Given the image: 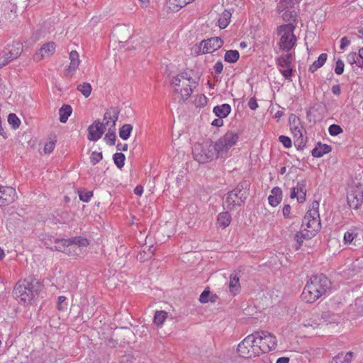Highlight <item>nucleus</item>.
Listing matches in <instances>:
<instances>
[{"label": "nucleus", "instance_id": "obj_1", "mask_svg": "<svg viewBox=\"0 0 363 363\" xmlns=\"http://www.w3.org/2000/svg\"><path fill=\"white\" fill-rule=\"evenodd\" d=\"M330 288V280L323 274L311 277L307 281L303 292L302 298L307 303H314Z\"/></svg>", "mask_w": 363, "mask_h": 363}, {"label": "nucleus", "instance_id": "obj_2", "mask_svg": "<svg viewBox=\"0 0 363 363\" xmlns=\"http://www.w3.org/2000/svg\"><path fill=\"white\" fill-rule=\"evenodd\" d=\"M192 75L191 71L184 72L174 77L171 82L174 92L179 94L184 101L190 97L193 89L198 84L197 79Z\"/></svg>", "mask_w": 363, "mask_h": 363}, {"label": "nucleus", "instance_id": "obj_3", "mask_svg": "<svg viewBox=\"0 0 363 363\" xmlns=\"http://www.w3.org/2000/svg\"><path fill=\"white\" fill-rule=\"evenodd\" d=\"M39 282L36 279L19 281L13 289V294L18 301L30 303L38 295Z\"/></svg>", "mask_w": 363, "mask_h": 363}, {"label": "nucleus", "instance_id": "obj_4", "mask_svg": "<svg viewBox=\"0 0 363 363\" xmlns=\"http://www.w3.org/2000/svg\"><path fill=\"white\" fill-rule=\"evenodd\" d=\"M296 25L289 23L277 28V34L280 37L279 47L282 51L289 52L296 45L297 38L294 33Z\"/></svg>", "mask_w": 363, "mask_h": 363}, {"label": "nucleus", "instance_id": "obj_5", "mask_svg": "<svg viewBox=\"0 0 363 363\" xmlns=\"http://www.w3.org/2000/svg\"><path fill=\"white\" fill-rule=\"evenodd\" d=\"M213 141L208 140L202 143H197L193 148V157L199 163L206 164L217 158Z\"/></svg>", "mask_w": 363, "mask_h": 363}, {"label": "nucleus", "instance_id": "obj_6", "mask_svg": "<svg viewBox=\"0 0 363 363\" xmlns=\"http://www.w3.org/2000/svg\"><path fill=\"white\" fill-rule=\"evenodd\" d=\"M318 202L313 201L312 208L306 213L302 222L303 230L308 233L312 237L315 235V233L320 228L319 213L318 211Z\"/></svg>", "mask_w": 363, "mask_h": 363}, {"label": "nucleus", "instance_id": "obj_7", "mask_svg": "<svg viewBox=\"0 0 363 363\" xmlns=\"http://www.w3.org/2000/svg\"><path fill=\"white\" fill-rule=\"evenodd\" d=\"M223 45V40L219 37L211 38L202 40L199 45L192 47L191 51L196 55L212 53Z\"/></svg>", "mask_w": 363, "mask_h": 363}, {"label": "nucleus", "instance_id": "obj_8", "mask_svg": "<svg viewBox=\"0 0 363 363\" xmlns=\"http://www.w3.org/2000/svg\"><path fill=\"white\" fill-rule=\"evenodd\" d=\"M246 198V191L237 188L228 193L223 205L228 209H233L236 206H240Z\"/></svg>", "mask_w": 363, "mask_h": 363}, {"label": "nucleus", "instance_id": "obj_9", "mask_svg": "<svg viewBox=\"0 0 363 363\" xmlns=\"http://www.w3.org/2000/svg\"><path fill=\"white\" fill-rule=\"evenodd\" d=\"M259 340L257 342L262 346V354L274 350L277 345L276 337L264 330L257 331Z\"/></svg>", "mask_w": 363, "mask_h": 363}, {"label": "nucleus", "instance_id": "obj_10", "mask_svg": "<svg viewBox=\"0 0 363 363\" xmlns=\"http://www.w3.org/2000/svg\"><path fill=\"white\" fill-rule=\"evenodd\" d=\"M347 203L353 209H358L363 203V189L361 186H351L347 192Z\"/></svg>", "mask_w": 363, "mask_h": 363}, {"label": "nucleus", "instance_id": "obj_11", "mask_svg": "<svg viewBox=\"0 0 363 363\" xmlns=\"http://www.w3.org/2000/svg\"><path fill=\"white\" fill-rule=\"evenodd\" d=\"M293 60L294 54L291 52L281 55L276 59L277 65L281 67L279 69L280 72L287 79L291 77L293 72L291 67Z\"/></svg>", "mask_w": 363, "mask_h": 363}, {"label": "nucleus", "instance_id": "obj_12", "mask_svg": "<svg viewBox=\"0 0 363 363\" xmlns=\"http://www.w3.org/2000/svg\"><path fill=\"white\" fill-rule=\"evenodd\" d=\"M289 126L294 137L297 138L298 145H303L305 141L303 136L306 130L301 125L299 118L296 115L291 114L289 116Z\"/></svg>", "mask_w": 363, "mask_h": 363}, {"label": "nucleus", "instance_id": "obj_13", "mask_svg": "<svg viewBox=\"0 0 363 363\" xmlns=\"http://www.w3.org/2000/svg\"><path fill=\"white\" fill-rule=\"evenodd\" d=\"M251 337L248 335L238 345L237 351L240 357L243 358L255 357V348L252 346Z\"/></svg>", "mask_w": 363, "mask_h": 363}, {"label": "nucleus", "instance_id": "obj_14", "mask_svg": "<svg viewBox=\"0 0 363 363\" xmlns=\"http://www.w3.org/2000/svg\"><path fill=\"white\" fill-rule=\"evenodd\" d=\"M16 198L15 189L11 186H0V206L12 203Z\"/></svg>", "mask_w": 363, "mask_h": 363}, {"label": "nucleus", "instance_id": "obj_15", "mask_svg": "<svg viewBox=\"0 0 363 363\" xmlns=\"http://www.w3.org/2000/svg\"><path fill=\"white\" fill-rule=\"evenodd\" d=\"M120 111L117 107H111L108 109L104 116V128H108V130H111V128L116 130V123L118 119Z\"/></svg>", "mask_w": 363, "mask_h": 363}, {"label": "nucleus", "instance_id": "obj_16", "mask_svg": "<svg viewBox=\"0 0 363 363\" xmlns=\"http://www.w3.org/2000/svg\"><path fill=\"white\" fill-rule=\"evenodd\" d=\"M23 51V45L19 42H15L8 45L3 54V57L7 60V64L18 58Z\"/></svg>", "mask_w": 363, "mask_h": 363}, {"label": "nucleus", "instance_id": "obj_17", "mask_svg": "<svg viewBox=\"0 0 363 363\" xmlns=\"http://www.w3.org/2000/svg\"><path fill=\"white\" fill-rule=\"evenodd\" d=\"M56 45L54 42L44 44L33 55V60L39 62L44 58L52 56L55 51Z\"/></svg>", "mask_w": 363, "mask_h": 363}, {"label": "nucleus", "instance_id": "obj_18", "mask_svg": "<svg viewBox=\"0 0 363 363\" xmlns=\"http://www.w3.org/2000/svg\"><path fill=\"white\" fill-rule=\"evenodd\" d=\"M306 183L305 179L298 181L296 186L292 188L290 197L291 199L296 197L298 203H303L306 201L307 192Z\"/></svg>", "mask_w": 363, "mask_h": 363}, {"label": "nucleus", "instance_id": "obj_19", "mask_svg": "<svg viewBox=\"0 0 363 363\" xmlns=\"http://www.w3.org/2000/svg\"><path fill=\"white\" fill-rule=\"evenodd\" d=\"M105 131L104 123L95 121L88 128L87 138L90 141H96L100 139Z\"/></svg>", "mask_w": 363, "mask_h": 363}, {"label": "nucleus", "instance_id": "obj_20", "mask_svg": "<svg viewBox=\"0 0 363 363\" xmlns=\"http://www.w3.org/2000/svg\"><path fill=\"white\" fill-rule=\"evenodd\" d=\"M70 63L65 69V76L71 77L78 69L80 64L79 55L75 50H72L69 53Z\"/></svg>", "mask_w": 363, "mask_h": 363}, {"label": "nucleus", "instance_id": "obj_21", "mask_svg": "<svg viewBox=\"0 0 363 363\" xmlns=\"http://www.w3.org/2000/svg\"><path fill=\"white\" fill-rule=\"evenodd\" d=\"M241 286L240 284V276L238 273L234 272L232 273L230 276V281H229V291L233 295L236 296L240 291Z\"/></svg>", "mask_w": 363, "mask_h": 363}, {"label": "nucleus", "instance_id": "obj_22", "mask_svg": "<svg viewBox=\"0 0 363 363\" xmlns=\"http://www.w3.org/2000/svg\"><path fill=\"white\" fill-rule=\"evenodd\" d=\"M282 191L279 187H274L271 191L268 200L272 206H277L281 201Z\"/></svg>", "mask_w": 363, "mask_h": 363}, {"label": "nucleus", "instance_id": "obj_23", "mask_svg": "<svg viewBox=\"0 0 363 363\" xmlns=\"http://www.w3.org/2000/svg\"><path fill=\"white\" fill-rule=\"evenodd\" d=\"M238 138V134L233 131H228L223 136L220 138L223 143H225V145H227L230 149L236 144Z\"/></svg>", "mask_w": 363, "mask_h": 363}, {"label": "nucleus", "instance_id": "obj_24", "mask_svg": "<svg viewBox=\"0 0 363 363\" xmlns=\"http://www.w3.org/2000/svg\"><path fill=\"white\" fill-rule=\"evenodd\" d=\"M332 148L330 145L318 143L312 150V155L315 157H320L325 154L329 153Z\"/></svg>", "mask_w": 363, "mask_h": 363}, {"label": "nucleus", "instance_id": "obj_25", "mask_svg": "<svg viewBox=\"0 0 363 363\" xmlns=\"http://www.w3.org/2000/svg\"><path fill=\"white\" fill-rule=\"evenodd\" d=\"M231 216L228 211L220 213L217 218V224L218 228L225 229L231 223Z\"/></svg>", "mask_w": 363, "mask_h": 363}, {"label": "nucleus", "instance_id": "obj_26", "mask_svg": "<svg viewBox=\"0 0 363 363\" xmlns=\"http://www.w3.org/2000/svg\"><path fill=\"white\" fill-rule=\"evenodd\" d=\"M231 111V107L229 104H223L221 106H216L213 108V112L218 118H224L227 117Z\"/></svg>", "mask_w": 363, "mask_h": 363}, {"label": "nucleus", "instance_id": "obj_27", "mask_svg": "<svg viewBox=\"0 0 363 363\" xmlns=\"http://www.w3.org/2000/svg\"><path fill=\"white\" fill-rule=\"evenodd\" d=\"M213 147L216 149L215 151L218 157H225L230 150V147H228L227 145H225V143H223L220 138L217 142L213 143Z\"/></svg>", "mask_w": 363, "mask_h": 363}, {"label": "nucleus", "instance_id": "obj_28", "mask_svg": "<svg viewBox=\"0 0 363 363\" xmlns=\"http://www.w3.org/2000/svg\"><path fill=\"white\" fill-rule=\"evenodd\" d=\"M231 18V13L225 10L220 16L218 20V24L220 28L224 29L230 23Z\"/></svg>", "mask_w": 363, "mask_h": 363}, {"label": "nucleus", "instance_id": "obj_29", "mask_svg": "<svg viewBox=\"0 0 363 363\" xmlns=\"http://www.w3.org/2000/svg\"><path fill=\"white\" fill-rule=\"evenodd\" d=\"M65 245H77L78 247H86L89 245V242L86 238L80 237H76L73 238L67 239L66 241H63Z\"/></svg>", "mask_w": 363, "mask_h": 363}, {"label": "nucleus", "instance_id": "obj_30", "mask_svg": "<svg viewBox=\"0 0 363 363\" xmlns=\"http://www.w3.org/2000/svg\"><path fill=\"white\" fill-rule=\"evenodd\" d=\"M248 337H251L250 340L252 342V344H251V345L253 347V348H255L254 351H255V356L258 357L260 354H262V346L259 344V342H257V340H259L257 331L249 335Z\"/></svg>", "mask_w": 363, "mask_h": 363}, {"label": "nucleus", "instance_id": "obj_31", "mask_svg": "<svg viewBox=\"0 0 363 363\" xmlns=\"http://www.w3.org/2000/svg\"><path fill=\"white\" fill-rule=\"evenodd\" d=\"M352 357V352H348L346 354L340 353L335 356L330 363H351Z\"/></svg>", "mask_w": 363, "mask_h": 363}, {"label": "nucleus", "instance_id": "obj_32", "mask_svg": "<svg viewBox=\"0 0 363 363\" xmlns=\"http://www.w3.org/2000/svg\"><path fill=\"white\" fill-rule=\"evenodd\" d=\"M72 111V108L69 105H63L59 111L60 122L63 123H66Z\"/></svg>", "mask_w": 363, "mask_h": 363}, {"label": "nucleus", "instance_id": "obj_33", "mask_svg": "<svg viewBox=\"0 0 363 363\" xmlns=\"http://www.w3.org/2000/svg\"><path fill=\"white\" fill-rule=\"evenodd\" d=\"M294 7V0H281L277 4V10L278 13H281L284 11H288L290 9H293Z\"/></svg>", "mask_w": 363, "mask_h": 363}, {"label": "nucleus", "instance_id": "obj_34", "mask_svg": "<svg viewBox=\"0 0 363 363\" xmlns=\"http://www.w3.org/2000/svg\"><path fill=\"white\" fill-rule=\"evenodd\" d=\"M328 55L325 53H322L318 57V60H315L312 65L309 67V71L314 72L318 68L321 67L327 60Z\"/></svg>", "mask_w": 363, "mask_h": 363}, {"label": "nucleus", "instance_id": "obj_35", "mask_svg": "<svg viewBox=\"0 0 363 363\" xmlns=\"http://www.w3.org/2000/svg\"><path fill=\"white\" fill-rule=\"evenodd\" d=\"M240 54L238 50H230L225 52L224 60L229 63H235L238 60Z\"/></svg>", "mask_w": 363, "mask_h": 363}, {"label": "nucleus", "instance_id": "obj_36", "mask_svg": "<svg viewBox=\"0 0 363 363\" xmlns=\"http://www.w3.org/2000/svg\"><path fill=\"white\" fill-rule=\"evenodd\" d=\"M133 125L130 124H124L119 129V136L123 140H127L130 135V133L133 130Z\"/></svg>", "mask_w": 363, "mask_h": 363}, {"label": "nucleus", "instance_id": "obj_37", "mask_svg": "<svg viewBox=\"0 0 363 363\" xmlns=\"http://www.w3.org/2000/svg\"><path fill=\"white\" fill-rule=\"evenodd\" d=\"M77 90L82 93V94L87 98L91 93V86L89 83L84 82L77 86Z\"/></svg>", "mask_w": 363, "mask_h": 363}, {"label": "nucleus", "instance_id": "obj_38", "mask_svg": "<svg viewBox=\"0 0 363 363\" xmlns=\"http://www.w3.org/2000/svg\"><path fill=\"white\" fill-rule=\"evenodd\" d=\"M167 318V313L164 311H156L154 316V323L157 325H162Z\"/></svg>", "mask_w": 363, "mask_h": 363}, {"label": "nucleus", "instance_id": "obj_39", "mask_svg": "<svg viewBox=\"0 0 363 363\" xmlns=\"http://www.w3.org/2000/svg\"><path fill=\"white\" fill-rule=\"evenodd\" d=\"M303 231V230L301 232L297 233L294 236V239L298 244V246L296 247V250L300 247L305 239H308L312 237L308 233L306 232L304 233Z\"/></svg>", "mask_w": 363, "mask_h": 363}, {"label": "nucleus", "instance_id": "obj_40", "mask_svg": "<svg viewBox=\"0 0 363 363\" xmlns=\"http://www.w3.org/2000/svg\"><path fill=\"white\" fill-rule=\"evenodd\" d=\"M281 13V17L284 21L289 22L291 21H296V13L294 10V8L290 9V10L289 9L288 11H284Z\"/></svg>", "mask_w": 363, "mask_h": 363}, {"label": "nucleus", "instance_id": "obj_41", "mask_svg": "<svg viewBox=\"0 0 363 363\" xmlns=\"http://www.w3.org/2000/svg\"><path fill=\"white\" fill-rule=\"evenodd\" d=\"M115 130H113V128H111V130H108V133L104 136V140L109 145H113L115 144V141H116Z\"/></svg>", "mask_w": 363, "mask_h": 363}, {"label": "nucleus", "instance_id": "obj_42", "mask_svg": "<svg viewBox=\"0 0 363 363\" xmlns=\"http://www.w3.org/2000/svg\"><path fill=\"white\" fill-rule=\"evenodd\" d=\"M113 161L115 164L118 168H122L124 166L125 155L121 152H117L113 155Z\"/></svg>", "mask_w": 363, "mask_h": 363}, {"label": "nucleus", "instance_id": "obj_43", "mask_svg": "<svg viewBox=\"0 0 363 363\" xmlns=\"http://www.w3.org/2000/svg\"><path fill=\"white\" fill-rule=\"evenodd\" d=\"M67 239H55V243L56 244L54 247H51V249H54L57 251L65 252L66 247H69L70 245H65L63 241H66Z\"/></svg>", "mask_w": 363, "mask_h": 363}, {"label": "nucleus", "instance_id": "obj_44", "mask_svg": "<svg viewBox=\"0 0 363 363\" xmlns=\"http://www.w3.org/2000/svg\"><path fill=\"white\" fill-rule=\"evenodd\" d=\"M357 235L355 229H351L347 231L344 235V242L345 244H351L354 238Z\"/></svg>", "mask_w": 363, "mask_h": 363}, {"label": "nucleus", "instance_id": "obj_45", "mask_svg": "<svg viewBox=\"0 0 363 363\" xmlns=\"http://www.w3.org/2000/svg\"><path fill=\"white\" fill-rule=\"evenodd\" d=\"M8 122L14 129L19 127L21 121L15 113H10L8 116Z\"/></svg>", "mask_w": 363, "mask_h": 363}, {"label": "nucleus", "instance_id": "obj_46", "mask_svg": "<svg viewBox=\"0 0 363 363\" xmlns=\"http://www.w3.org/2000/svg\"><path fill=\"white\" fill-rule=\"evenodd\" d=\"M103 158V155L101 152L94 151L91 154L90 161L93 165L96 164L99 162Z\"/></svg>", "mask_w": 363, "mask_h": 363}, {"label": "nucleus", "instance_id": "obj_47", "mask_svg": "<svg viewBox=\"0 0 363 363\" xmlns=\"http://www.w3.org/2000/svg\"><path fill=\"white\" fill-rule=\"evenodd\" d=\"M93 196V192L91 191H79V196L81 201L88 202Z\"/></svg>", "mask_w": 363, "mask_h": 363}, {"label": "nucleus", "instance_id": "obj_48", "mask_svg": "<svg viewBox=\"0 0 363 363\" xmlns=\"http://www.w3.org/2000/svg\"><path fill=\"white\" fill-rule=\"evenodd\" d=\"M328 131H329V133L330 135L336 136V135H339L340 133H342L343 130L340 125H336V124H333V125H330V127L328 128Z\"/></svg>", "mask_w": 363, "mask_h": 363}, {"label": "nucleus", "instance_id": "obj_49", "mask_svg": "<svg viewBox=\"0 0 363 363\" xmlns=\"http://www.w3.org/2000/svg\"><path fill=\"white\" fill-rule=\"evenodd\" d=\"M210 294L211 292L208 290H204L200 296L199 301L203 303H208L209 301L212 302L214 301L215 300L213 298V296L209 298Z\"/></svg>", "mask_w": 363, "mask_h": 363}, {"label": "nucleus", "instance_id": "obj_50", "mask_svg": "<svg viewBox=\"0 0 363 363\" xmlns=\"http://www.w3.org/2000/svg\"><path fill=\"white\" fill-rule=\"evenodd\" d=\"M177 8H182L194 0H170Z\"/></svg>", "mask_w": 363, "mask_h": 363}, {"label": "nucleus", "instance_id": "obj_51", "mask_svg": "<svg viewBox=\"0 0 363 363\" xmlns=\"http://www.w3.org/2000/svg\"><path fill=\"white\" fill-rule=\"evenodd\" d=\"M344 62L341 60H338L336 62L335 72L338 75L342 74L344 72Z\"/></svg>", "mask_w": 363, "mask_h": 363}, {"label": "nucleus", "instance_id": "obj_52", "mask_svg": "<svg viewBox=\"0 0 363 363\" xmlns=\"http://www.w3.org/2000/svg\"><path fill=\"white\" fill-rule=\"evenodd\" d=\"M279 140L280 143H282V145L285 147L289 148V147H291V140L289 137L285 136V135H281L279 138Z\"/></svg>", "mask_w": 363, "mask_h": 363}, {"label": "nucleus", "instance_id": "obj_53", "mask_svg": "<svg viewBox=\"0 0 363 363\" xmlns=\"http://www.w3.org/2000/svg\"><path fill=\"white\" fill-rule=\"evenodd\" d=\"M55 147V143L54 141H49L45 143L44 147V152L47 154L51 153Z\"/></svg>", "mask_w": 363, "mask_h": 363}, {"label": "nucleus", "instance_id": "obj_54", "mask_svg": "<svg viewBox=\"0 0 363 363\" xmlns=\"http://www.w3.org/2000/svg\"><path fill=\"white\" fill-rule=\"evenodd\" d=\"M301 325L305 328L311 327L313 329L317 328L319 325V324L313 320H306V322H303Z\"/></svg>", "mask_w": 363, "mask_h": 363}, {"label": "nucleus", "instance_id": "obj_55", "mask_svg": "<svg viewBox=\"0 0 363 363\" xmlns=\"http://www.w3.org/2000/svg\"><path fill=\"white\" fill-rule=\"evenodd\" d=\"M357 55V65L359 67L363 68V48H360L359 50V52Z\"/></svg>", "mask_w": 363, "mask_h": 363}, {"label": "nucleus", "instance_id": "obj_56", "mask_svg": "<svg viewBox=\"0 0 363 363\" xmlns=\"http://www.w3.org/2000/svg\"><path fill=\"white\" fill-rule=\"evenodd\" d=\"M282 213L284 218H289L291 214V206L289 204L284 205L282 209Z\"/></svg>", "mask_w": 363, "mask_h": 363}, {"label": "nucleus", "instance_id": "obj_57", "mask_svg": "<svg viewBox=\"0 0 363 363\" xmlns=\"http://www.w3.org/2000/svg\"><path fill=\"white\" fill-rule=\"evenodd\" d=\"M248 106L250 109L255 110L258 107L257 99L255 97L250 98L248 102Z\"/></svg>", "mask_w": 363, "mask_h": 363}, {"label": "nucleus", "instance_id": "obj_58", "mask_svg": "<svg viewBox=\"0 0 363 363\" xmlns=\"http://www.w3.org/2000/svg\"><path fill=\"white\" fill-rule=\"evenodd\" d=\"M214 71L217 74H220L223 69V63L220 61L216 62L213 67Z\"/></svg>", "mask_w": 363, "mask_h": 363}, {"label": "nucleus", "instance_id": "obj_59", "mask_svg": "<svg viewBox=\"0 0 363 363\" xmlns=\"http://www.w3.org/2000/svg\"><path fill=\"white\" fill-rule=\"evenodd\" d=\"M350 41L348 40L347 37H343L340 40V48L341 50L345 49V47L350 45Z\"/></svg>", "mask_w": 363, "mask_h": 363}, {"label": "nucleus", "instance_id": "obj_60", "mask_svg": "<svg viewBox=\"0 0 363 363\" xmlns=\"http://www.w3.org/2000/svg\"><path fill=\"white\" fill-rule=\"evenodd\" d=\"M348 61L351 64L355 63L357 65V61H358L357 60V53L352 52V53L349 54V55H348Z\"/></svg>", "mask_w": 363, "mask_h": 363}, {"label": "nucleus", "instance_id": "obj_61", "mask_svg": "<svg viewBox=\"0 0 363 363\" xmlns=\"http://www.w3.org/2000/svg\"><path fill=\"white\" fill-rule=\"evenodd\" d=\"M66 300L65 296H60L58 297V309L59 310H64L65 308V306L63 305V303Z\"/></svg>", "mask_w": 363, "mask_h": 363}, {"label": "nucleus", "instance_id": "obj_62", "mask_svg": "<svg viewBox=\"0 0 363 363\" xmlns=\"http://www.w3.org/2000/svg\"><path fill=\"white\" fill-rule=\"evenodd\" d=\"M223 124V118H216L213 120L211 123V125L216 127H220Z\"/></svg>", "mask_w": 363, "mask_h": 363}, {"label": "nucleus", "instance_id": "obj_63", "mask_svg": "<svg viewBox=\"0 0 363 363\" xmlns=\"http://www.w3.org/2000/svg\"><path fill=\"white\" fill-rule=\"evenodd\" d=\"M117 150L120 151H126L128 150V144L118 143L116 146Z\"/></svg>", "mask_w": 363, "mask_h": 363}, {"label": "nucleus", "instance_id": "obj_64", "mask_svg": "<svg viewBox=\"0 0 363 363\" xmlns=\"http://www.w3.org/2000/svg\"><path fill=\"white\" fill-rule=\"evenodd\" d=\"M143 192V188L142 186H137L134 189V193L136 195L141 196Z\"/></svg>", "mask_w": 363, "mask_h": 363}]
</instances>
